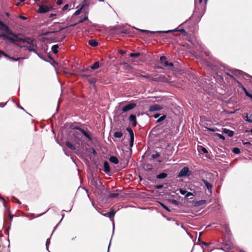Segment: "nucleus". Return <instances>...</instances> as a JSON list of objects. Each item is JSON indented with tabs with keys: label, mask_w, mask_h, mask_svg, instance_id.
<instances>
[{
	"label": "nucleus",
	"mask_w": 252,
	"mask_h": 252,
	"mask_svg": "<svg viewBox=\"0 0 252 252\" xmlns=\"http://www.w3.org/2000/svg\"><path fill=\"white\" fill-rule=\"evenodd\" d=\"M136 106V103L131 101L130 103H129V104H128L127 105L125 106L124 107H123L122 108V109L121 110L122 113H121V114L133 109Z\"/></svg>",
	"instance_id": "4"
},
{
	"label": "nucleus",
	"mask_w": 252,
	"mask_h": 252,
	"mask_svg": "<svg viewBox=\"0 0 252 252\" xmlns=\"http://www.w3.org/2000/svg\"><path fill=\"white\" fill-rule=\"evenodd\" d=\"M204 127L207 129L208 130L212 132H215L218 130V128H209L207 126H204Z\"/></svg>",
	"instance_id": "40"
},
{
	"label": "nucleus",
	"mask_w": 252,
	"mask_h": 252,
	"mask_svg": "<svg viewBox=\"0 0 252 252\" xmlns=\"http://www.w3.org/2000/svg\"><path fill=\"white\" fill-rule=\"evenodd\" d=\"M6 35H7L6 34H4V33L0 34V39L2 38L3 40H6Z\"/></svg>",
	"instance_id": "48"
},
{
	"label": "nucleus",
	"mask_w": 252,
	"mask_h": 252,
	"mask_svg": "<svg viewBox=\"0 0 252 252\" xmlns=\"http://www.w3.org/2000/svg\"><path fill=\"white\" fill-rule=\"evenodd\" d=\"M86 80L91 84L94 85L96 83V79L92 77L88 78Z\"/></svg>",
	"instance_id": "21"
},
{
	"label": "nucleus",
	"mask_w": 252,
	"mask_h": 252,
	"mask_svg": "<svg viewBox=\"0 0 252 252\" xmlns=\"http://www.w3.org/2000/svg\"><path fill=\"white\" fill-rule=\"evenodd\" d=\"M140 31L142 32H145L147 33H169L170 32L172 31H150L148 30H141Z\"/></svg>",
	"instance_id": "11"
},
{
	"label": "nucleus",
	"mask_w": 252,
	"mask_h": 252,
	"mask_svg": "<svg viewBox=\"0 0 252 252\" xmlns=\"http://www.w3.org/2000/svg\"><path fill=\"white\" fill-rule=\"evenodd\" d=\"M33 43H32V44H30L29 46H24V47H26L27 48V50H28L30 52H33L35 53H36L37 55H38V53L37 51L33 48Z\"/></svg>",
	"instance_id": "16"
},
{
	"label": "nucleus",
	"mask_w": 252,
	"mask_h": 252,
	"mask_svg": "<svg viewBox=\"0 0 252 252\" xmlns=\"http://www.w3.org/2000/svg\"><path fill=\"white\" fill-rule=\"evenodd\" d=\"M63 3L62 0H58L57 1V4L58 5H61Z\"/></svg>",
	"instance_id": "60"
},
{
	"label": "nucleus",
	"mask_w": 252,
	"mask_h": 252,
	"mask_svg": "<svg viewBox=\"0 0 252 252\" xmlns=\"http://www.w3.org/2000/svg\"><path fill=\"white\" fill-rule=\"evenodd\" d=\"M232 74L235 76H241L243 74L244 72L238 69H233L231 71Z\"/></svg>",
	"instance_id": "14"
},
{
	"label": "nucleus",
	"mask_w": 252,
	"mask_h": 252,
	"mask_svg": "<svg viewBox=\"0 0 252 252\" xmlns=\"http://www.w3.org/2000/svg\"><path fill=\"white\" fill-rule=\"evenodd\" d=\"M3 56L7 58H8V59H9V58H10V57L5 53H4V55H3Z\"/></svg>",
	"instance_id": "62"
},
{
	"label": "nucleus",
	"mask_w": 252,
	"mask_h": 252,
	"mask_svg": "<svg viewBox=\"0 0 252 252\" xmlns=\"http://www.w3.org/2000/svg\"><path fill=\"white\" fill-rule=\"evenodd\" d=\"M201 181L205 184L209 192L210 193H212L213 188L212 185L209 182H208L206 180L204 179H202L201 180Z\"/></svg>",
	"instance_id": "9"
},
{
	"label": "nucleus",
	"mask_w": 252,
	"mask_h": 252,
	"mask_svg": "<svg viewBox=\"0 0 252 252\" xmlns=\"http://www.w3.org/2000/svg\"><path fill=\"white\" fill-rule=\"evenodd\" d=\"M170 202H171L172 204H174V205H176V206H178V205H179V201H178L177 200H175V199H172V200H170Z\"/></svg>",
	"instance_id": "44"
},
{
	"label": "nucleus",
	"mask_w": 252,
	"mask_h": 252,
	"mask_svg": "<svg viewBox=\"0 0 252 252\" xmlns=\"http://www.w3.org/2000/svg\"><path fill=\"white\" fill-rule=\"evenodd\" d=\"M140 56V53H132L129 54V56L132 58H137Z\"/></svg>",
	"instance_id": "31"
},
{
	"label": "nucleus",
	"mask_w": 252,
	"mask_h": 252,
	"mask_svg": "<svg viewBox=\"0 0 252 252\" xmlns=\"http://www.w3.org/2000/svg\"><path fill=\"white\" fill-rule=\"evenodd\" d=\"M243 144L245 146H251V144L250 142H244L243 143Z\"/></svg>",
	"instance_id": "59"
},
{
	"label": "nucleus",
	"mask_w": 252,
	"mask_h": 252,
	"mask_svg": "<svg viewBox=\"0 0 252 252\" xmlns=\"http://www.w3.org/2000/svg\"><path fill=\"white\" fill-rule=\"evenodd\" d=\"M123 135V133L121 131H115L114 133V136L116 138H121Z\"/></svg>",
	"instance_id": "28"
},
{
	"label": "nucleus",
	"mask_w": 252,
	"mask_h": 252,
	"mask_svg": "<svg viewBox=\"0 0 252 252\" xmlns=\"http://www.w3.org/2000/svg\"><path fill=\"white\" fill-rule=\"evenodd\" d=\"M119 194L118 193H111L109 195V197L112 198H116L119 196Z\"/></svg>",
	"instance_id": "37"
},
{
	"label": "nucleus",
	"mask_w": 252,
	"mask_h": 252,
	"mask_svg": "<svg viewBox=\"0 0 252 252\" xmlns=\"http://www.w3.org/2000/svg\"><path fill=\"white\" fill-rule=\"evenodd\" d=\"M99 62H95L91 66L90 68L91 69H95L99 67Z\"/></svg>",
	"instance_id": "24"
},
{
	"label": "nucleus",
	"mask_w": 252,
	"mask_h": 252,
	"mask_svg": "<svg viewBox=\"0 0 252 252\" xmlns=\"http://www.w3.org/2000/svg\"><path fill=\"white\" fill-rule=\"evenodd\" d=\"M202 244L205 246L206 247H208L211 243H207L206 242H205L204 241H202L201 242Z\"/></svg>",
	"instance_id": "53"
},
{
	"label": "nucleus",
	"mask_w": 252,
	"mask_h": 252,
	"mask_svg": "<svg viewBox=\"0 0 252 252\" xmlns=\"http://www.w3.org/2000/svg\"><path fill=\"white\" fill-rule=\"evenodd\" d=\"M9 59L13 60V61H18L20 60V58H13V57H10Z\"/></svg>",
	"instance_id": "50"
},
{
	"label": "nucleus",
	"mask_w": 252,
	"mask_h": 252,
	"mask_svg": "<svg viewBox=\"0 0 252 252\" xmlns=\"http://www.w3.org/2000/svg\"><path fill=\"white\" fill-rule=\"evenodd\" d=\"M129 121L132 123V126H136L137 125V121L136 117L134 115H130L129 117Z\"/></svg>",
	"instance_id": "12"
},
{
	"label": "nucleus",
	"mask_w": 252,
	"mask_h": 252,
	"mask_svg": "<svg viewBox=\"0 0 252 252\" xmlns=\"http://www.w3.org/2000/svg\"><path fill=\"white\" fill-rule=\"evenodd\" d=\"M15 38L17 39V41H22L23 42L27 43L29 44H32L33 43V40L30 38L29 37H21L19 36V34H17V36H15Z\"/></svg>",
	"instance_id": "7"
},
{
	"label": "nucleus",
	"mask_w": 252,
	"mask_h": 252,
	"mask_svg": "<svg viewBox=\"0 0 252 252\" xmlns=\"http://www.w3.org/2000/svg\"><path fill=\"white\" fill-rule=\"evenodd\" d=\"M192 195H193V194L192 192L187 191V192L186 193V194L185 195V197H189Z\"/></svg>",
	"instance_id": "51"
},
{
	"label": "nucleus",
	"mask_w": 252,
	"mask_h": 252,
	"mask_svg": "<svg viewBox=\"0 0 252 252\" xmlns=\"http://www.w3.org/2000/svg\"><path fill=\"white\" fill-rule=\"evenodd\" d=\"M68 8V4H65L62 10L63 11H65L66 10H67Z\"/></svg>",
	"instance_id": "54"
},
{
	"label": "nucleus",
	"mask_w": 252,
	"mask_h": 252,
	"mask_svg": "<svg viewBox=\"0 0 252 252\" xmlns=\"http://www.w3.org/2000/svg\"><path fill=\"white\" fill-rule=\"evenodd\" d=\"M232 248V244L230 241L225 239L222 240V246L220 248L221 250L225 251L226 252H228Z\"/></svg>",
	"instance_id": "1"
},
{
	"label": "nucleus",
	"mask_w": 252,
	"mask_h": 252,
	"mask_svg": "<svg viewBox=\"0 0 252 252\" xmlns=\"http://www.w3.org/2000/svg\"><path fill=\"white\" fill-rule=\"evenodd\" d=\"M6 40H8L10 42H11L12 43H15V42L16 41H17V39L16 38H14L12 37L8 36L7 35H6Z\"/></svg>",
	"instance_id": "25"
},
{
	"label": "nucleus",
	"mask_w": 252,
	"mask_h": 252,
	"mask_svg": "<svg viewBox=\"0 0 252 252\" xmlns=\"http://www.w3.org/2000/svg\"><path fill=\"white\" fill-rule=\"evenodd\" d=\"M160 61L161 63H162V64L164 66H170L171 67H173L174 66V64L173 63H168V61H166V58L165 56L160 57Z\"/></svg>",
	"instance_id": "8"
},
{
	"label": "nucleus",
	"mask_w": 252,
	"mask_h": 252,
	"mask_svg": "<svg viewBox=\"0 0 252 252\" xmlns=\"http://www.w3.org/2000/svg\"><path fill=\"white\" fill-rule=\"evenodd\" d=\"M126 130L129 133L130 137H134V133H133V130H132V129L130 127H127L126 128Z\"/></svg>",
	"instance_id": "33"
},
{
	"label": "nucleus",
	"mask_w": 252,
	"mask_h": 252,
	"mask_svg": "<svg viewBox=\"0 0 252 252\" xmlns=\"http://www.w3.org/2000/svg\"><path fill=\"white\" fill-rule=\"evenodd\" d=\"M38 5L39 6V9L37 10V12L39 13H45L53 8L52 6L49 7L43 4H38Z\"/></svg>",
	"instance_id": "6"
},
{
	"label": "nucleus",
	"mask_w": 252,
	"mask_h": 252,
	"mask_svg": "<svg viewBox=\"0 0 252 252\" xmlns=\"http://www.w3.org/2000/svg\"><path fill=\"white\" fill-rule=\"evenodd\" d=\"M120 32L121 33L128 34V33H129V31L127 30L123 29V30L120 31Z\"/></svg>",
	"instance_id": "45"
},
{
	"label": "nucleus",
	"mask_w": 252,
	"mask_h": 252,
	"mask_svg": "<svg viewBox=\"0 0 252 252\" xmlns=\"http://www.w3.org/2000/svg\"><path fill=\"white\" fill-rule=\"evenodd\" d=\"M84 7V4H82V5H81V7H80L79 9L77 10L74 12V14L75 15H78L80 14V13H81V11L82 9Z\"/></svg>",
	"instance_id": "32"
},
{
	"label": "nucleus",
	"mask_w": 252,
	"mask_h": 252,
	"mask_svg": "<svg viewBox=\"0 0 252 252\" xmlns=\"http://www.w3.org/2000/svg\"><path fill=\"white\" fill-rule=\"evenodd\" d=\"M0 29L4 31L7 34L12 35L14 37L17 36V34L13 33V32L9 29V27L3 23V22H0Z\"/></svg>",
	"instance_id": "3"
},
{
	"label": "nucleus",
	"mask_w": 252,
	"mask_h": 252,
	"mask_svg": "<svg viewBox=\"0 0 252 252\" xmlns=\"http://www.w3.org/2000/svg\"><path fill=\"white\" fill-rule=\"evenodd\" d=\"M84 4V7L87 5V0H84L83 2V4Z\"/></svg>",
	"instance_id": "63"
},
{
	"label": "nucleus",
	"mask_w": 252,
	"mask_h": 252,
	"mask_svg": "<svg viewBox=\"0 0 252 252\" xmlns=\"http://www.w3.org/2000/svg\"><path fill=\"white\" fill-rule=\"evenodd\" d=\"M73 135H74V136L76 138H77L79 140V137L78 136V134L77 132H74L73 133Z\"/></svg>",
	"instance_id": "58"
},
{
	"label": "nucleus",
	"mask_w": 252,
	"mask_h": 252,
	"mask_svg": "<svg viewBox=\"0 0 252 252\" xmlns=\"http://www.w3.org/2000/svg\"><path fill=\"white\" fill-rule=\"evenodd\" d=\"M160 157V154L158 153H156V154H153L151 156L152 159H155L158 157Z\"/></svg>",
	"instance_id": "42"
},
{
	"label": "nucleus",
	"mask_w": 252,
	"mask_h": 252,
	"mask_svg": "<svg viewBox=\"0 0 252 252\" xmlns=\"http://www.w3.org/2000/svg\"><path fill=\"white\" fill-rule=\"evenodd\" d=\"M244 118L246 121L252 123V119H251L249 118L248 114L247 113H245L244 114Z\"/></svg>",
	"instance_id": "29"
},
{
	"label": "nucleus",
	"mask_w": 252,
	"mask_h": 252,
	"mask_svg": "<svg viewBox=\"0 0 252 252\" xmlns=\"http://www.w3.org/2000/svg\"><path fill=\"white\" fill-rule=\"evenodd\" d=\"M160 205L163 208L165 209L166 211L170 212V210L169 209V208L163 203H160Z\"/></svg>",
	"instance_id": "41"
},
{
	"label": "nucleus",
	"mask_w": 252,
	"mask_h": 252,
	"mask_svg": "<svg viewBox=\"0 0 252 252\" xmlns=\"http://www.w3.org/2000/svg\"><path fill=\"white\" fill-rule=\"evenodd\" d=\"M206 201L204 200H202L198 202L199 205H202L205 203Z\"/></svg>",
	"instance_id": "55"
},
{
	"label": "nucleus",
	"mask_w": 252,
	"mask_h": 252,
	"mask_svg": "<svg viewBox=\"0 0 252 252\" xmlns=\"http://www.w3.org/2000/svg\"><path fill=\"white\" fill-rule=\"evenodd\" d=\"M88 44L92 47H96L98 45L97 42L94 39H91L89 40Z\"/></svg>",
	"instance_id": "19"
},
{
	"label": "nucleus",
	"mask_w": 252,
	"mask_h": 252,
	"mask_svg": "<svg viewBox=\"0 0 252 252\" xmlns=\"http://www.w3.org/2000/svg\"><path fill=\"white\" fill-rule=\"evenodd\" d=\"M137 76H141L145 78H149L150 77V75L148 74H146L144 75H142L141 74H139L138 73H137Z\"/></svg>",
	"instance_id": "38"
},
{
	"label": "nucleus",
	"mask_w": 252,
	"mask_h": 252,
	"mask_svg": "<svg viewBox=\"0 0 252 252\" xmlns=\"http://www.w3.org/2000/svg\"><path fill=\"white\" fill-rule=\"evenodd\" d=\"M212 251V249H206L203 250V252H210Z\"/></svg>",
	"instance_id": "57"
},
{
	"label": "nucleus",
	"mask_w": 252,
	"mask_h": 252,
	"mask_svg": "<svg viewBox=\"0 0 252 252\" xmlns=\"http://www.w3.org/2000/svg\"><path fill=\"white\" fill-rule=\"evenodd\" d=\"M162 109V107L160 106V105L155 104L154 105H151L149 109V111L150 112H154L156 111H158Z\"/></svg>",
	"instance_id": "10"
},
{
	"label": "nucleus",
	"mask_w": 252,
	"mask_h": 252,
	"mask_svg": "<svg viewBox=\"0 0 252 252\" xmlns=\"http://www.w3.org/2000/svg\"><path fill=\"white\" fill-rule=\"evenodd\" d=\"M201 150L205 154L208 153V150L203 146L201 147Z\"/></svg>",
	"instance_id": "47"
},
{
	"label": "nucleus",
	"mask_w": 252,
	"mask_h": 252,
	"mask_svg": "<svg viewBox=\"0 0 252 252\" xmlns=\"http://www.w3.org/2000/svg\"><path fill=\"white\" fill-rule=\"evenodd\" d=\"M103 171L106 173H108L110 172V168L108 162L107 161H105L103 164Z\"/></svg>",
	"instance_id": "13"
},
{
	"label": "nucleus",
	"mask_w": 252,
	"mask_h": 252,
	"mask_svg": "<svg viewBox=\"0 0 252 252\" xmlns=\"http://www.w3.org/2000/svg\"><path fill=\"white\" fill-rule=\"evenodd\" d=\"M223 228L225 230V232L227 234H229V233L230 232V230L229 229L228 225L225 224Z\"/></svg>",
	"instance_id": "34"
},
{
	"label": "nucleus",
	"mask_w": 252,
	"mask_h": 252,
	"mask_svg": "<svg viewBox=\"0 0 252 252\" xmlns=\"http://www.w3.org/2000/svg\"><path fill=\"white\" fill-rule=\"evenodd\" d=\"M58 48H59V46L58 45H54L52 47V51L54 54H56L58 53Z\"/></svg>",
	"instance_id": "26"
},
{
	"label": "nucleus",
	"mask_w": 252,
	"mask_h": 252,
	"mask_svg": "<svg viewBox=\"0 0 252 252\" xmlns=\"http://www.w3.org/2000/svg\"><path fill=\"white\" fill-rule=\"evenodd\" d=\"M166 118V116L165 115H163L161 117H160L157 121V123H160L161 122L163 121V120H164L165 119V118Z\"/></svg>",
	"instance_id": "35"
},
{
	"label": "nucleus",
	"mask_w": 252,
	"mask_h": 252,
	"mask_svg": "<svg viewBox=\"0 0 252 252\" xmlns=\"http://www.w3.org/2000/svg\"><path fill=\"white\" fill-rule=\"evenodd\" d=\"M172 32H180L181 33L183 34L185 36H186L188 35V33L184 29H181V30H177L175 29V30H171Z\"/></svg>",
	"instance_id": "27"
},
{
	"label": "nucleus",
	"mask_w": 252,
	"mask_h": 252,
	"mask_svg": "<svg viewBox=\"0 0 252 252\" xmlns=\"http://www.w3.org/2000/svg\"><path fill=\"white\" fill-rule=\"evenodd\" d=\"M8 212H9V217H10V220L11 221L13 218V215L12 214H11L10 213V210L8 209Z\"/></svg>",
	"instance_id": "56"
},
{
	"label": "nucleus",
	"mask_w": 252,
	"mask_h": 252,
	"mask_svg": "<svg viewBox=\"0 0 252 252\" xmlns=\"http://www.w3.org/2000/svg\"><path fill=\"white\" fill-rule=\"evenodd\" d=\"M167 177V174L165 173H161L156 176V178L158 179H163Z\"/></svg>",
	"instance_id": "20"
},
{
	"label": "nucleus",
	"mask_w": 252,
	"mask_h": 252,
	"mask_svg": "<svg viewBox=\"0 0 252 252\" xmlns=\"http://www.w3.org/2000/svg\"><path fill=\"white\" fill-rule=\"evenodd\" d=\"M215 135L219 137L220 139H222L223 141L225 140V137L222 134L217 133L215 134Z\"/></svg>",
	"instance_id": "39"
},
{
	"label": "nucleus",
	"mask_w": 252,
	"mask_h": 252,
	"mask_svg": "<svg viewBox=\"0 0 252 252\" xmlns=\"http://www.w3.org/2000/svg\"><path fill=\"white\" fill-rule=\"evenodd\" d=\"M115 214V212L113 210H111L110 212L105 213V214H104V216L111 219L114 217Z\"/></svg>",
	"instance_id": "18"
},
{
	"label": "nucleus",
	"mask_w": 252,
	"mask_h": 252,
	"mask_svg": "<svg viewBox=\"0 0 252 252\" xmlns=\"http://www.w3.org/2000/svg\"><path fill=\"white\" fill-rule=\"evenodd\" d=\"M237 82L239 83V84L241 86V88H242V89L244 91L245 93V94L247 96V94H250V93H249L247 90H246V89L242 85V84L239 82V81H237Z\"/></svg>",
	"instance_id": "30"
},
{
	"label": "nucleus",
	"mask_w": 252,
	"mask_h": 252,
	"mask_svg": "<svg viewBox=\"0 0 252 252\" xmlns=\"http://www.w3.org/2000/svg\"><path fill=\"white\" fill-rule=\"evenodd\" d=\"M65 145L67 148H69L71 150H73L75 149V146L71 144V143L68 141L65 142Z\"/></svg>",
	"instance_id": "22"
},
{
	"label": "nucleus",
	"mask_w": 252,
	"mask_h": 252,
	"mask_svg": "<svg viewBox=\"0 0 252 252\" xmlns=\"http://www.w3.org/2000/svg\"><path fill=\"white\" fill-rule=\"evenodd\" d=\"M81 76H82L83 77H85L86 78V79H87L88 78L90 77V75H88V74H81Z\"/></svg>",
	"instance_id": "52"
},
{
	"label": "nucleus",
	"mask_w": 252,
	"mask_h": 252,
	"mask_svg": "<svg viewBox=\"0 0 252 252\" xmlns=\"http://www.w3.org/2000/svg\"><path fill=\"white\" fill-rule=\"evenodd\" d=\"M109 159L110 162H111L112 163H113L114 164H118L119 161L118 158L114 156H111L109 158Z\"/></svg>",
	"instance_id": "17"
},
{
	"label": "nucleus",
	"mask_w": 252,
	"mask_h": 252,
	"mask_svg": "<svg viewBox=\"0 0 252 252\" xmlns=\"http://www.w3.org/2000/svg\"><path fill=\"white\" fill-rule=\"evenodd\" d=\"M163 188V185H156L155 186V188L156 189H161Z\"/></svg>",
	"instance_id": "49"
},
{
	"label": "nucleus",
	"mask_w": 252,
	"mask_h": 252,
	"mask_svg": "<svg viewBox=\"0 0 252 252\" xmlns=\"http://www.w3.org/2000/svg\"><path fill=\"white\" fill-rule=\"evenodd\" d=\"M88 19V16L85 15V17L84 18H82V19H80L78 22L77 23H75V24H72V25H71L70 26V27H73V26H74L75 25H76L77 24H79V23H82L83 22H84L85 20H87Z\"/></svg>",
	"instance_id": "23"
},
{
	"label": "nucleus",
	"mask_w": 252,
	"mask_h": 252,
	"mask_svg": "<svg viewBox=\"0 0 252 252\" xmlns=\"http://www.w3.org/2000/svg\"><path fill=\"white\" fill-rule=\"evenodd\" d=\"M191 174L192 172L189 170V167H184L181 170L177 175V177L181 178L183 177L189 176Z\"/></svg>",
	"instance_id": "2"
},
{
	"label": "nucleus",
	"mask_w": 252,
	"mask_h": 252,
	"mask_svg": "<svg viewBox=\"0 0 252 252\" xmlns=\"http://www.w3.org/2000/svg\"><path fill=\"white\" fill-rule=\"evenodd\" d=\"M19 18L21 19H23V20H26L27 19V18L25 16H19Z\"/></svg>",
	"instance_id": "61"
},
{
	"label": "nucleus",
	"mask_w": 252,
	"mask_h": 252,
	"mask_svg": "<svg viewBox=\"0 0 252 252\" xmlns=\"http://www.w3.org/2000/svg\"><path fill=\"white\" fill-rule=\"evenodd\" d=\"M232 152L236 154H239L240 153V150L239 148L235 147L232 149Z\"/></svg>",
	"instance_id": "36"
},
{
	"label": "nucleus",
	"mask_w": 252,
	"mask_h": 252,
	"mask_svg": "<svg viewBox=\"0 0 252 252\" xmlns=\"http://www.w3.org/2000/svg\"><path fill=\"white\" fill-rule=\"evenodd\" d=\"M70 128L73 129L79 130L86 138L89 139V140L91 141L92 140L90 135L82 128L76 126H71Z\"/></svg>",
	"instance_id": "5"
},
{
	"label": "nucleus",
	"mask_w": 252,
	"mask_h": 252,
	"mask_svg": "<svg viewBox=\"0 0 252 252\" xmlns=\"http://www.w3.org/2000/svg\"><path fill=\"white\" fill-rule=\"evenodd\" d=\"M222 132L224 133L225 134H227L229 137H232L234 135V131L231 130H229L227 128H222Z\"/></svg>",
	"instance_id": "15"
},
{
	"label": "nucleus",
	"mask_w": 252,
	"mask_h": 252,
	"mask_svg": "<svg viewBox=\"0 0 252 252\" xmlns=\"http://www.w3.org/2000/svg\"><path fill=\"white\" fill-rule=\"evenodd\" d=\"M133 142H134V137H130L129 146H130V147H132L133 146Z\"/></svg>",
	"instance_id": "43"
},
{
	"label": "nucleus",
	"mask_w": 252,
	"mask_h": 252,
	"mask_svg": "<svg viewBox=\"0 0 252 252\" xmlns=\"http://www.w3.org/2000/svg\"><path fill=\"white\" fill-rule=\"evenodd\" d=\"M179 191L183 195H186V193L187 192V190H184L182 189H179Z\"/></svg>",
	"instance_id": "46"
},
{
	"label": "nucleus",
	"mask_w": 252,
	"mask_h": 252,
	"mask_svg": "<svg viewBox=\"0 0 252 252\" xmlns=\"http://www.w3.org/2000/svg\"><path fill=\"white\" fill-rule=\"evenodd\" d=\"M120 53H121V54H125V51L122 50H120L119 51Z\"/></svg>",
	"instance_id": "64"
}]
</instances>
